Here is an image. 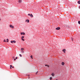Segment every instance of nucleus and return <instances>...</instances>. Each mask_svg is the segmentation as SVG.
<instances>
[{
    "label": "nucleus",
    "instance_id": "16",
    "mask_svg": "<svg viewBox=\"0 0 80 80\" xmlns=\"http://www.w3.org/2000/svg\"><path fill=\"white\" fill-rule=\"evenodd\" d=\"M78 3H79V4H80V1H79L78 2Z\"/></svg>",
    "mask_w": 80,
    "mask_h": 80
},
{
    "label": "nucleus",
    "instance_id": "30",
    "mask_svg": "<svg viewBox=\"0 0 80 80\" xmlns=\"http://www.w3.org/2000/svg\"><path fill=\"white\" fill-rule=\"evenodd\" d=\"M72 41H73V38H72Z\"/></svg>",
    "mask_w": 80,
    "mask_h": 80
},
{
    "label": "nucleus",
    "instance_id": "27",
    "mask_svg": "<svg viewBox=\"0 0 80 80\" xmlns=\"http://www.w3.org/2000/svg\"><path fill=\"white\" fill-rule=\"evenodd\" d=\"M47 66H48V67H49V66L48 65H47Z\"/></svg>",
    "mask_w": 80,
    "mask_h": 80
},
{
    "label": "nucleus",
    "instance_id": "21",
    "mask_svg": "<svg viewBox=\"0 0 80 80\" xmlns=\"http://www.w3.org/2000/svg\"><path fill=\"white\" fill-rule=\"evenodd\" d=\"M21 52L22 53H24V51H22Z\"/></svg>",
    "mask_w": 80,
    "mask_h": 80
},
{
    "label": "nucleus",
    "instance_id": "34",
    "mask_svg": "<svg viewBox=\"0 0 80 80\" xmlns=\"http://www.w3.org/2000/svg\"><path fill=\"white\" fill-rule=\"evenodd\" d=\"M56 80H58V79H56Z\"/></svg>",
    "mask_w": 80,
    "mask_h": 80
},
{
    "label": "nucleus",
    "instance_id": "22",
    "mask_svg": "<svg viewBox=\"0 0 80 80\" xmlns=\"http://www.w3.org/2000/svg\"><path fill=\"white\" fill-rule=\"evenodd\" d=\"M37 73H38V71L36 73V75H37Z\"/></svg>",
    "mask_w": 80,
    "mask_h": 80
},
{
    "label": "nucleus",
    "instance_id": "2",
    "mask_svg": "<svg viewBox=\"0 0 80 80\" xmlns=\"http://www.w3.org/2000/svg\"><path fill=\"white\" fill-rule=\"evenodd\" d=\"M11 42L12 43H16V41H11Z\"/></svg>",
    "mask_w": 80,
    "mask_h": 80
},
{
    "label": "nucleus",
    "instance_id": "23",
    "mask_svg": "<svg viewBox=\"0 0 80 80\" xmlns=\"http://www.w3.org/2000/svg\"><path fill=\"white\" fill-rule=\"evenodd\" d=\"M17 58H18V57H16V59H17Z\"/></svg>",
    "mask_w": 80,
    "mask_h": 80
},
{
    "label": "nucleus",
    "instance_id": "24",
    "mask_svg": "<svg viewBox=\"0 0 80 80\" xmlns=\"http://www.w3.org/2000/svg\"><path fill=\"white\" fill-rule=\"evenodd\" d=\"M10 67H12V65H10Z\"/></svg>",
    "mask_w": 80,
    "mask_h": 80
},
{
    "label": "nucleus",
    "instance_id": "3",
    "mask_svg": "<svg viewBox=\"0 0 80 80\" xmlns=\"http://www.w3.org/2000/svg\"><path fill=\"white\" fill-rule=\"evenodd\" d=\"M51 75H52V77H54L55 76V73L53 72L51 74Z\"/></svg>",
    "mask_w": 80,
    "mask_h": 80
},
{
    "label": "nucleus",
    "instance_id": "15",
    "mask_svg": "<svg viewBox=\"0 0 80 80\" xmlns=\"http://www.w3.org/2000/svg\"><path fill=\"white\" fill-rule=\"evenodd\" d=\"M33 56H32V55H31V58H32V59H33Z\"/></svg>",
    "mask_w": 80,
    "mask_h": 80
},
{
    "label": "nucleus",
    "instance_id": "31",
    "mask_svg": "<svg viewBox=\"0 0 80 80\" xmlns=\"http://www.w3.org/2000/svg\"><path fill=\"white\" fill-rule=\"evenodd\" d=\"M12 67V68H14V67Z\"/></svg>",
    "mask_w": 80,
    "mask_h": 80
},
{
    "label": "nucleus",
    "instance_id": "11",
    "mask_svg": "<svg viewBox=\"0 0 80 80\" xmlns=\"http://www.w3.org/2000/svg\"><path fill=\"white\" fill-rule=\"evenodd\" d=\"M19 3H21V2H22V0H20L19 1Z\"/></svg>",
    "mask_w": 80,
    "mask_h": 80
},
{
    "label": "nucleus",
    "instance_id": "9",
    "mask_svg": "<svg viewBox=\"0 0 80 80\" xmlns=\"http://www.w3.org/2000/svg\"><path fill=\"white\" fill-rule=\"evenodd\" d=\"M30 17H33V16L32 15V14H31Z\"/></svg>",
    "mask_w": 80,
    "mask_h": 80
},
{
    "label": "nucleus",
    "instance_id": "19",
    "mask_svg": "<svg viewBox=\"0 0 80 80\" xmlns=\"http://www.w3.org/2000/svg\"><path fill=\"white\" fill-rule=\"evenodd\" d=\"M24 38V36H22L21 38Z\"/></svg>",
    "mask_w": 80,
    "mask_h": 80
},
{
    "label": "nucleus",
    "instance_id": "29",
    "mask_svg": "<svg viewBox=\"0 0 80 80\" xmlns=\"http://www.w3.org/2000/svg\"><path fill=\"white\" fill-rule=\"evenodd\" d=\"M45 66H47V65H46H46H45Z\"/></svg>",
    "mask_w": 80,
    "mask_h": 80
},
{
    "label": "nucleus",
    "instance_id": "13",
    "mask_svg": "<svg viewBox=\"0 0 80 80\" xmlns=\"http://www.w3.org/2000/svg\"><path fill=\"white\" fill-rule=\"evenodd\" d=\"M21 39L23 41H25V39H23V38H21Z\"/></svg>",
    "mask_w": 80,
    "mask_h": 80
},
{
    "label": "nucleus",
    "instance_id": "6",
    "mask_svg": "<svg viewBox=\"0 0 80 80\" xmlns=\"http://www.w3.org/2000/svg\"><path fill=\"white\" fill-rule=\"evenodd\" d=\"M27 22V23H29V20H26V22Z\"/></svg>",
    "mask_w": 80,
    "mask_h": 80
},
{
    "label": "nucleus",
    "instance_id": "5",
    "mask_svg": "<svg viewBox=\"0 0 80 80\" xmlns=\"http://www.w3.org/2000/svg\"><path fill=\"white\" fill-rule=\"evenodd\" d=\"M56 30H60V27H58L56 28Z\"/></svg>",
    "mask_w": 80,
    "mask_h": 80
},
{
    "label": "nucleus",
    "instance_id": "1",
    "mask_svg": "<svg viewBox=\"0 0 80 80\" xmlns=\"http://www.w3.org/2000/svg\"><path fill=\"white\" fill-rule=\"evenodd\" d=\"M10 28H14V26H13L12 25H10Z\"/></svg>",
    "mask_w": 80,
    "mask_h": 80
},
{
    "label": "nucleus",
    "instance_id": "8",
    "mask_svg": "<svg viewBox=\"0 0 80 80\" xmlns=\"http://www.w3.org/2000/svg\"><path fill=\"white\" fill-rule=\"evenodd\" d=\"M65 51H66L65 49H64L62 50V51L64 53H65Z\"/></svg>",
    "mask_w": 80,
    "mask_h": 80
},
{
    "label": "nucleus",
    "instance_id": "17",
    "mask_svg": "<svg viewBox=\"0 0 80 80\" xmlns=\"http://www.w3.org/2000/svg\"><path fill=\"white\" fill-rule=\"evenodd\" d=\"M52 79V77H50V80H51Z\"/></svg>",
    "mask_w": 80,
    "mask_h": 80
},
{
    "label": "nucleus",
    "instance_id": "20",
    "mask_svg": "<svg viewBox=\"0 0 80 80\" xmlns=\"http://www.w3.org/2000/svg\"><path fill=\"white\" fill-rule=\"evenodd\" d=\"M19 56L21 57H22V56L21 54H19Z\"/></svg>",
    "mask_w": 80,
    "mask_h": 80
},
{
    "label": "nucleus",
    "instance_id": "7",
    "mask_svg": "<svg viewBox=\"0 0 80 80\" xmlns=\"http://www.w3.org/2000/svg\"><path fill=\"white\" fill-rule=\"evenodd\" d=\"M62 65H65V63H64V62H62Z\"/></svg>",
    "mask_w": 80,
    "mask_h": 80
},
{
    "label": "nucleus",
    "instance_id": "26",
    "mask_svg": "<svg viewBox=\"0 0 80 80\" xmlns=\"http://www.w3.org/2000/svg\"><path fill=\"white\" fill-rule=\"evenodd\" d=\"M14 61H15V60H16V59H15V58L14 59Z\"/></svg>",
    "mask_w": 80,
    "mask_h": 80
},
{
    "label": "nucleus",
    "instance_id": "32",
    "mask_svg": "<svg viewBox=\"0 0 80 80\" xmlns=\"http://www.w3.org/2000/svg\"><path fill=\"white\" fill-rule=\"evenodd\" d=\"M14 57H13V58H14Z\"/></svg>",
    "mask_w": 80,
    "mask_h": 80
},
{
    "label": "nucleus",
    "instance_id": "18",
    "mask_svg": "<svg viewBox=\"0 0 80 80\" xmlns=\"http://www.w3.org/2000/svg\"><path fill=\"white\" fill-rule=\"evenodd\" d=\"M78 23L79 24H80V21H78Z\"/></svg>",
    "mask_w": 80,
    "mask_h": 80
},
{
    "label": "nucleus",
    "instance_id": "14",
    "mask_svg": "<svg viewBox=\"0 0 80 80\" xmlns=\"http://www.w3.org/2000/svg\"><path fill=\"white\" fill-rule=\"evenodd\" d=\"M7 42H8V41H9V40H8V39H7Z\"/></svg>",
    "mask_w": 80,
    "mask_h": 80
},
{
    "label": "nucleus",
    "instance_id": "25",
    "mask_svg": "<svg viewBox=\"0 0 80 80\" xmlns=\"http://www.w3.org/2000/svg\"><path fill=\"white\" fill-rule=\"evenodd\" d=\"M28 15L29 16H30L31 15V14H28Z\"/></svg>",
    "mask_w": 80,
    "mask_h": 80
},
{
    "label": "nucleus",
    "instance_id": "33",
    "mask_svg": "<svg viewBox=\"0 0 80 80\" xmlns=\"http://www.w3.org/2000/svg\"><path fill=\"white\" fill-rule=\"evenodd\" d=\"M1 20V19H0V21Z\"/></svg>",
    "mask_w": 80,
    "mask_h": 80
},
{
    "label": "nucleus",
    "instance_id": "10",
    "mask_svg": "<svg viewBox=\"0 0 80 80\" xmlns=\"http://www.w3.org/2000/svg\"><path fill=\"white\" fill-rule=\"evenodd\" d=\"M21 50L22 51H23L24 50V49L23 48H21Z\"/></svg>",
    "mask_w": 80,
    "mask_h": 80
},
{
    "label": "nucleus",
    "instance_id": "12",
    "mask_svg": "<svg viewBox=\"0 0 80 80\" xmlns=\"http://www.w3.org/2000/svg\"><path fill=\"white\" fill-rule=\"evenodd\" d=\"M3 42H7V41H6V40H5V39H4Z\"/></svg>",
    "mask_w": 80,
    "mask_h": 80
},
{
    "label": "nucleus",
    "instance_id": "4",
    "mask_svg": "<svg viewBox=\"0 0 80 80\" xmlns=\"http://www.w3.org/2000/svg\"><path fill=\"white\" fill-rule=\"evenodd\" d=\"M21 35H25V32H21Z\"/></svg>",
    "mask_w": 80,
    "mask_h": 80
},
{
    "label": "nucleus",
    "instance_id": "28",
    "mask_svg": "<svg viewBox=\"0 0 80 80\" xmlns=\"http://www.w3.org/2000/svg\"><path fill=\"white\" fill-rule=\"evenodd\" d=\"M10 69H12V67H10Z\"/></svg>",
    "mask_w": 80,
    "mask_h": 80
}]
</instances>
